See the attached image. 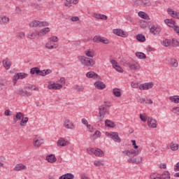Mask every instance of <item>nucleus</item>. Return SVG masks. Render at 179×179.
I'll use <instances>...</instances> for the list:
<instances>
[{
    "label": "nucleus",
    "mask_w": 179,
    "mask_h": 179,
    "mask_svg": "<svg viewBox=\"0 0 179 179\" xmlns=\"http://www.w3.org/2000/svg\"><path fill=\"white\" fill-rule=\"evenodd\" d=\"M78 59L80 60V63L83 66H86L87 68H93L96 62L93 60L92 58H89L85 56H78Z\"/></svg>",
    "instance_id": "1"
},
{
    "label": "nucleus",
    "mask_w": 179,
    "mask_h": 179,
    "mask_svg": "<svg viewBox=\"0 0 179 179\" xmlns=\"http://www.w3.org/2000/svg\"><path fill=\"white\" fill-rule=\"evenodd\" d=\"M155 83H145L139 85V83L132 82L131 86L133 89H138V87L140 90H149V89H152V87H153Z\"/></svg>",
    "instance_id": "2"
},
{
    "label": "nucleus",
    "mask_w": 179,
    "mask_h": 179,
    "mask_svg": "<svg viewBox=\"0 0 179 179\" xmlns=\"http://www.w3.org/2000/svg\"><path fill=\"white\" fill-rule=\"evenodd\" d=\"M106 114H108L107 108H106V106L101 105L99 108V115L97 116L98 122H103Z\"/></svg>",
    "instance_id": "3"
},
{
    "label": "nucleus",
    "mask_w": 179,
    "mask_h": 179,
    "mask_svg": "<svg viewBox=\"0 0 179 179\" xmlns=\"http://www.w3.org/2000/svg\"><path fill=\"white\" fill-rule=\"evenodd\" d=\"M87 152L89 155H95V156H98L99 157H103L104 156V152L100 148H87Z\"/></svg>",
    "instance_id": "4"
},
{
    "label": "nucleus",
    "mask_w": 179,
    "mask_h": 179,
    "mask_svg": "<svg viewBox=\"0 0 179 179\" xmlns=\"http://www.w3.org/2000/svg\"><path fill=\"white\" fill-rule=\"evenodd\" d=\"M29 26L31 27H43L44 26H48V22L33 20L29 23Z\"/></svg>",
    "instance_id": "5"
},
{
    "label": "nucleus",
    "mask_w": 179,
    "mask_h": 179,
    "mask_svg": "<svg viewBox=\"0 0 179 179\" xmlns=\"http://www.w3.org/2000/svg\"><path fill=\"white\" fill-rule=\"evenodd\" d=\"M63 127H64V128H66V129H76V126L75 125V124H73V122H72V121H71L69 119H66L64 122H63Z\"/></svg>",
    "instance_id": "6"
},
{
    "label": "nucleus",
    "mask_w": 179,
    "mask_h": 179,
    "mask_svg": "<svg viewBox=\"0 0 179 179\" xmlns=\"http://www.w3.org/2000/svg\"><path fill=\"white\" fill-rule=\"evenodd\" d=\"M43 143H44V139L41 138V137H35L33 139V145L34 148H40Z\"/></svg>",
    "instance_id": "7"
},
{
    "label": "nucleus",
    "mask_w": 179,
    "mask_h": 179,
    "mask_svg": "<svg viewBox=\"0 0 179 179\" xmlns=\"http://www.w3.org/2000/svg\"><path fill=\"white\" fill-rule=\"evenodd\" d=\"M148 125L149 128H152V129L157 128V121L153 119V117H149L148 118Z\"/></svg>",
    "instance_id": "8"
},
{
    "label": "nucleus",
    "mask_w": 179,
    "mask_h": 179,
    "mask_svg": "<svg viewBox=\"0 0 179 179\" xmlns=\"http://www.w3.org/2000/svg\"><path fill=\"white\" fill-rule=\"evenodd\" d=\"M108 136H110L114 142H117V143H121V138H120V136H118V134L117 132H111L108 134Z\"/></svg>",
    "instance_id": "9"
},
{
    "label": "nucleus",
    "mask_w": 179,
    "mask_h": 179,
    "mask_svg": "<svg viewBox=\"0 0 179 179\" xmlns=\"http://www.w3.org/2000/svg\"><path fill=\"white\" fill-rule=\"evenodd\" d=\"M94 43H103V44H108L109 43L108 39L106 38H102L99 36H95L94 37Z\"/></svg>",
    "instance_id": "10"
},
{
    "label": "nucleus",
    "mask_w": 179,
    "mask_h": 179,
    "mask_svg": "<svg viewBox=\"0 0 179 179\" xmlns=\"http://www.w3.org/2000/svg\"><path fill=\"white\" fill-rule=\"evenodd\" d=\"M167 13L169 16H171V17H173L174 19H178L179 20V13L178 12L174 11L171 8H168Z\"/></svg>",
    "instance_id": "11"
},
{
    "label": "nucleus",
    "mask_w": 179,
    "mask_h": 179,
    "mask_svg": "<svg viewBox=\"0 0 179 179\" xmlns=\"http://www.w3.org/2000/svg\"><path fill=\"white\" fill-rule=\"evenodd\" d=\"M169 64L171 68H174L175 69H177V68L179 66L178 60H177V59H169Z\"/></svg>",
    "instance_id": "12"
},
{
    "label": "nucleus",
    "mask_w": 179,
    "mask_h": 179,
    "mask_svg": "<svg viewBox=\"0 0 179 179\" xmlns=\"http://www.w3.org/2000/svg\"><path fill=\"white\" fill-rule=\"evenodd\" d=\"M150 31L152 33V34H154V36H157V34H159L162 31V28L153 25L150 29Z\"/></svg>",
    "instance_id": "13"
},
{
    "label": "nucleus",
    "mask_w": 179,
    "mask_h": 179,
    "mask_svg": "<svg viewBox=\"0 0 179 179\" xmlns=\"http://www.w3.org/2000/svg\"><path fill=\"white\" fill-rule=\"evenodd\" d=\"M48 88L50 90H59V89H62V85L58 83L50 84L48 85Z\"/></svg>",
    "instance_id": "14"
},
{
    "label": "nucleus",
    "mask_w": 179,
    "mask_h": 179,
    "mask_svg": "<svg viewBox=\"0 0 179 179\" xmlns=\"http://www.w3.org/2000/svg\"><path fill=\"white\" fill-rule=\"evenodd\" d=\"M114 34L119 36L120 37H127L128 34L122 29H113Z\"/></svg>",
    "instance_id": "15"
},
{
    "label": "nucleus",
    "mask_w": 179,
    "mask_h": 179,
    "mask_svg": "<svg viewBox=\"0 0 179 179\" xmlns=\"http://www.w3.org/2000/svg\"><path fill=\"white\" fill-rule=\"evenodd\" d=\"M128 66L131 71H139L141 66L138 63H129Z\"/></svg>",
    "instance_id": "16"
},
{
    "label": "nucleus",
    "mask_w": 179,
    "mask_h": 179,
    "mask_svg": "<svg viewBox=\"0 0 179 179\" xmlns=\"http://www.w3.org/2000/svg\"><path fill=\"white\" fill-rule=\"evenodd\" d=\"M94 86L99 90H103V89H106V84L101 81H96L94 83Z\"/></svg>",
    "instance_id": "17"
},
{
    "label": "nucleus",
    "mask_w": 179,
    "mask_h": 179,
    "mask_svg": "<svg viewBox=\"0 0 179 179\" xmlns=\"http://www.w3.org/2000/svg\"><path fill=\"white\" fill-rule=\"evenodd\" d=\"M85 54L86 57H89L90 58H93L96 57V52L93 50V49H89L85 50Z\"/></svg>",
    "instance_id": "18"
},
{
    "label": "nucleus",
    "mask_w": 179,
    "mask_h": 179,
    "mask_svg": "<svg viewBox=\"0 0 179 179\" xmlns=\"http://www.w3.org/2000/svg\"><path fill=\"white\" fill-rule=\"evenodd\" d=\"M27 37L30 40H34L36 37H39L38 31H35L34 32H29L27 34Z\"/></svg>",
    "instance_id": "19"
},
{
    "label": "nucleus",
    "mask_w": 179,
    "mask_h": 179,
    "mask_svg": "<svg viewBox=\"0 0 179 179\" xmlns=\"http://www.w3.org/2000/svg\"><path fill=\"white\" fill-rule=\"evenodd\" d=\"M2 62L6 69L8 70L10 69V66H12V62H10V61L8 58L3 59Z\"/></svg>",
    "instance_id": "20"
},
{
    "label": "nucleus",
    "mask_w": 179,
    "mask_h": 179,
    "mask_svg": "<svg viewBox=\"0 0 179 179\" xmlns=\"http://www.w3.org/2000/svg\"><path fill=\"white\" fill-rule=\"evenodd\" d=\"M86 76L90 79H99V75H97L94 71L87 72L86 73Z\"/></svg>",
    "instance_id": "21"
},
{
    "label": "nucleus",
    "mask_w": 179,
    "mask_h": 179,
    "mask_svg": "<svg viewBox=\"0 0 179 179\" xmlns=\"http://www.w3.org/2000/svg\"><path fill=\"white\" fill-rule=\"evenodd\" d=\"M67 145H69V141L64 139V138L57 141V146H66Z\"/></svg>",
    "instance_id": "22"
},
{
    "label": "nucleus",
    "mask_w": 179,
    "mask_h": 179,
    "mask_svg": "<svg viewBox=\"0 0 179 179\" xmlns=\"http://www.w3.org/2000/svg\"><path fill=\"white\" fill-rule=\"evenodd\" d=\"M47 33H50V28L46 27L42 29L40 31H38L39 37H44Z\"/></svg>",
    "instance_id": "23"
},
{
    "label": "nucleus",
    "mask_w": 179,
    "mask_h": 179,
    "mask_svg": "<svg viewBox=\"0 0 179 179\" xmlns=\"http://www.w3.org/2000/svg\"><path fill=\"white\" fill-rule=\"evenodd\" d=\"M72 3L76 5L78 3V0H66V2H64L65 6H67V8H71Z\"/></svg>",
    "instance_id": "24"
},
{
    "label": "nucleus",
    "mask_w": 179,
    "mask_h": 179,
    "mask_svg": "<svg viewBox=\"0 0 179 179\" xmlns=\"http://www.w3.org/2000/svg\"><path fill=\"white\" fill-rule=\"evenodd\" d=\"M46 160L48 163H55V162H57V157H55L54 155H50L46 157Z\"/></svg>",
    "instance_id": "25"
},
{
    "label": "nucleus",
    "mask_w": 179,
    "mask_h": 179,
    "mask_svg": "<svg viewBox=\"0 0 179 179\" xmlns=\"http://www.w3.org/2000/svg\"><path fill=\"white\" fill-rule=\"evenodd\" d=\"M166 24H167V26H169V27H173L175 26L176 24V21L173 20H169V19H166L164 20Z\"/></svg>",
    "instance_id": "26"
},
{
    "label": "nucleus",
    "mask_w": 179,
    "mask_h": 179,
    "mask_svg": "<svg viewBox=\"0 0 179 179\" xmlns=\"http://www.w3.org/2000/svg\"><path fill=\"white\" fill-rule=\"evenodd\" d=\"M9 23V17L6 16L0 17V24H7Z\"/></svg>",
    "instance_id": "27"
},
{
    "label": "nucleus",
    "mask_w": 179,
    "mask_h": 179,
    "mask_svg": "<svg viewBox=\"0 0 179 179\" xmlns=\"http://www.w3.org/2000/svg\"><path fill=\"white\" fill-rule=\"evenodd\" d=\"M105 125H106V127H108L109 128H115V123H114V122H113L110 120H106L105 121Z\"/></svg>",
    "instance_id": "28"
},
{
    "label": "nucleus",
    "mask_w": 179,
    "mask_h": 179,
    "mask_svg": "<svg viewBox=\"0 0 179 179\" xmlns=\"http://www.w3.org/2000/svg\"><path fill=\"white\" fill-rule=\"evenodd\" d=\"M24 169H26V166L22 164H18L14 168L15 171H20V170Z\"/></svg>",
    "instance_id": "29"
},
{
    "label": "nucleus",
    "mask_w": 179,
    "mask_h": 179,
    "mask_svg": "<svg viewBox=\"0 0 179 179\" xmlns=\"http://www.w3.org/2000/svg\"><path fill=\"white\" fill-rule=\"evenodd\" d=\"M74 176L72 173H66L59 177V179H73Z\"/></svg>",
    "instance_id": "30"
},
{
    "label": "nucleus",
    "mask_w": 179,
    "mask_h": 179,
    "mask_svg": "<svg viewBox=\"0 0 179 179\" xmlns=\"http://www.w3.org/2000/svg\"><path fill=\"white\" fill-rule=\"evenodd\" d=\"M113 93L115 97H121V90L120 88H115L113 89Z\"/></svg>",
    "instance_id": "31"
},
{
    "label": "nucleus",
    "mask_w": 179,
    "mask_h": 179,
    "mask_svg": "<svg viewBox=\"0 0 179 179\" xmlns=\"http://www.w3.org/2000/svg\"><path fill=\"white\" fill-rule=\"evenodd\" d=\"M130 151V157H135V156H138V155H139L141 153V150H131Z\"/></svg>",
    "instance_id": "32"
},
{
    "label": "nucleus",
    "mask_w": 179,
    "mask_h": 179,
    "mask_svg": "<svg viewBox=\"0 0 179 179\" xmlns=\"http://www.w3.org/2000/svg\"><path fill=\"white\" fill-rule=\"evenodd\" d=\"M29 6H31V8H32L34 10H41V6H40V5L37 4V3H31Z\"/></svg>",
    "instance_id": "33"
},
{
    "label": "nucleus",
    "mask_w": 179,
    "mask_h": 179,
    "mask_svg": "<svg viewBox=\"0 0 179 179\" xmlns=\"http://www.w3.org/2000/svg\"><path fill=\"white\" fill-rule=\"evenodd\" d=\"M136 40H138V41H140L141 43H144V41H146V38L143 34H137Z\"/></svg>",
    "instance_id": "34"
},
{
    "label": "nucleus",
    "mask_w": 179,
    "mask_h": 179,
    "mask_svg": "<svg viewBox=\"0 0 179 179\" xmlns=\"http://www.w3.org/2000/svg\"><path fill=\"white\" fill-rule=\"evenodd\" d=\"M162 44L164 47H170L171 45V39H164Z\"/></svg>",
    "instance_id": "35"
},
{
    "label": "nucleus",
    "mask_w": 179,
    "mask_h": 179,
    "mask_svg": "<svg viewBox=\"0 0 179 179\" xmlns=\"http://www.w3.org/2000/svg\"><path fill=\"white\" fill-rule=\"evenodd\" d=\"M170 172L166 171H164L162 176H161V179H170Z\"/></svg>",
    "instance_id": "36"
},
{
    "label": "nucleus",
    "mask_w": 179,
    "mask_h": 179,
    "mask_svg": "<svg viewBox=\"0 0 179 179\" xmlns=\"http://www.w3.org/2000/svg\"><path fill=\"white\" fill-rule=\"evenodd\" d=\"M170 101L171 103H179V96H173L169 97Z\"/></svg>",
    "instance_id": "37"
},
{
    "label": "nucleus",
    "mask_w": 179,
    "mask_h": 179,
    "mask_svg": "<svg viewBox=\"0 0 179 179\" xmlns=\"http://www.w3.org/2000/svg\"><path fill=\"white\" fill-rule=\"evenodd\" d=\"M136 57L140 59H145V58H146V55H145L143 52H137L136 53Z\"/></svg>",
    "instance_id": "38"
},
{
    "label": "nucleus",
    "mask_w": 179,
    "mask_h": 179,
    "mask_svg": "<svg viewBox=\"0 0 179 179\" xmlns=\"http://www.w3.org/2000/svg\"><path fill=\"white\" fill-rule=\"evenodd\" d=\"M170 148L171 150H173V151L178 150V144L172 142L170 144Z\"/></svg>",
    "instance_id": "39"
},
{
    "label": "nucleus",
    "mask_w": 179,
    "mask_h": 179,
    "mask_svg": "<svg viewBox=\"0 0 179 179\" xmlns=\"http://www.w3.org/2000/svg\"><path fill=\"white\" fill-rule=\"evenodd\" d=\"M142 6H152V2L150 1V0H143Z\"/></svg>",
    "instance_id": "40"
},
{
    "label": "nucleus",
    "mask_w": 179,
    "mask_h": 179,
    "mask_svg": "<svg viewBox=\"0 0 179 179\" xmlns=\"http://www.w3.org/2000/svg\"><path fill=\"white\" fill-rule=\"evenodd\" d=\"M50 43H58L59 38L55 36H52L48 38Z\"/></svg>",
    "instance_id": "41"
},
{
    "label": "nucleus",
    "mask_w": 179,
    "mask_h": 179,
    "mask_svg": "<svg viewBox=\"0 0 179 179\" xmlns=\"http://www.w3.org/2000/svg\"><path fill=\"white\" fill-rule=\"evenodd\" d=\"M15 118L20 121L21 120H23V118H24V114H23V113L21 112L17 113L15 115Z\"/></svg>",
    "instance_id": "42"
},
{
    "label": "nucleus",
    "mask_w": 179,
    "mask_h": 179,
    "mask_svg": "<svg viewBox=\"0 0 179 179\" xmlns=\"http://www.w3.org/2000/svg\"><path fill=\"white\" fill-rule=\"evenodd\" d=\"M138 16L140 17H142V19H148V17H149V16L148 15V14H146L145 12L143 11H139L138 12Z\"/></svg>",
    "instance_id": "43"
},
{
    "label": "nucleus",
    "mask_w": 179,
    "mask_h": 179,
    "mask_svg": "<svg viewBox=\"0 0 179 179\" xmlns=\"http://www.w3.org/2000/svg\"><path fill=\"white\" fill-rule=\"evenodd\" d=\"M75 90H77V92H83L85 90V87L83 85H75L74 87Z\"/></svg>",
    "instance_id": "44"
},
{
    "label": "nucleus",
    "mask_w": 179,
    "mask_h": 179,
    "mask_svg": "<svg viewBox=\"0 0 179 179\" xmlns=\"http://www.w3.org/2000/svg\"><path fill=\"white\" fill-rule=\"evenodd\" d=\"M140 119L143 122H146V121H148V116L146 115V113L140 114Z\"/></svg>",
    "instance_id": "45"
},
{
    "label": "nucleus",
    "mask_w": 179,
    "mask_h": 179,
    "mask_svg": "<svg viewBox=\"0 0 179 179\" xmlns=\"http://www.w3.org/2000/svg\"><path fill=\"white\" fill-rule=\"evenodd\" d=\"M171 45L173 47H179V42L177 41V39H171Z\"/></svg>",
    "instance_id": "46"
},
{
    "label": "nucleus",
    "mask_w": 179,
    "mask_h": 179,
    "mask_svg": "<svg viewBox=\"0 0 179 179\" xmlns=\"http://www.w3.org/2000/svg\"><path fill=\"white\" fill-rule=\"evenodd\" d=\"M101 136V133L99 130H96L93 135L94 140L97 139V138H100Z\"/></svg>",
    "instance_id": "47"
},
{
    "label": "nucleus",
    "mask_w": 179,
    "mask_h": 179,
    "mask_svg": "<svg viewBox=\"0 0 179 179\" xmlns=\"http://www.w3.org/2000/svg\"><path fill=\"white\" fill-rule=\"evenodd\" d=\"M94 164L96 166V167H100L101 166H104V164H103V161H100V160H96L94 162Z\"/></svg>",
    "instance_id": "48"
},
{
    "label": "nucleus",
    "mask_w": 179,
    "mask_h": 179,
    "mask_svg": "<svg viewBox=\"0 0 179 179\" xmlns=\"http://www.w3.org/2000/svg\"><path fill=\"white\" fill-rule=\"evenodd\" d=\"M133 3L136 6H142L143 0H133Z\"/></svg>",
    "instance_id": "49"
},
{
    "label": "nucleus",
    "mask_w": 179,
    "mask_h": 179,
    "mask_svg": "<svg viewBox=\"0 0 179 179\" xmlns=\"http://www.w3.org/2000/svg\"><path fill=\"white\" fill-rule=\"evenodd\" d=\"M38 69H39L38 67H34V68L31 69L30 73L31 75H34V73H36V75H37V73L38 72Z\"/></svg>",
    "instance_id": "50"
},
{
    "label": "nucleus",
    "mask_w": 179,
    "mask_h": 179,
    "mask_svg": "<svg viewBox=\"0 0 179 179\" xmlns=\"http://www.w3.org/2000/svg\"><path fill=\"white\" fill-rule=\"evenodd\" d=\"M17 37H18V38H24V37H26V34H24V32H19L17 34Z\"/></svg>",
    "instance_id": "51"
},
{
    "label": "nucleus",
    "mask_w": 179,
    "mask_h": 179,
    "mask_svg": "<svg viewBox=\"0 0 179 179\" xmlns=\"http://www.w3.org/2000/svg\"><path fill=\"white\" fill-rule=\"evenodd\" d=\"M19 79H20V77H19V75L17 73V75L13 76V85H16V83Z\"/></svg>",
    "instance_id": "52"
},
{
    "label": "nucleus",
    "mask_w": 179,
    "mask_h": 179,
    "mask_svg": "<svg viewBox=\"0 0 179 179\" xmlns=\"http://www.w3.org/2000/svg\"><path fill=\"white\" fill-rule=\"evenodd\" d=\"M18 76L20 77V79H24L26 76H27V73H18Z\"/></svg>",
    "instance_id": "53"
},
{
    "label": "nucleus",
    "mask_w": 179,
    "mask_h": 179,
    "mask_svg": "<svg viewBox=\"0 0 179 179\" xmlns=\"http://www.w3.org/2000/svg\"><path fill=\"white\" fill-rule=\"evenodd\" d=\"M114 69H115V71H117V72H120V73H122V72H124V69H122V68L121 66H120V65L115 67Z\"/></svg>",
    "instance_id": "54"
},
{
    "label": "nucleus",
    "mask_w": 179,
    "mask_h": 179,
    "mask_svg": "<svg viewBox=\"0 0 179 179\" xmlns=\"http://www.w3.org/2000/svg\"><path fill=\"white\" fill-rule=\"evenodd\" d=\"M36 75H39L40 76H45V70H40V69H38V73Z\"/></svg>",
    "instance_id": "55"
},
{
    "label": "nucleus",
    "mask_w": 179,
    "mask_h": 179,
    "mask_svg": "<svg viewBox=\"0 0 179 179\" xmlns=\"http://www.w3.org/2000/svg\"><path fill=\"white\" fill-rule=\"evenodd\" d=\"M142 162V158L141 157H137L134 159V163L136 164H141Z\"/></svg>",
    "instance_id": "56"
},
{
    "label": "nucleus",
    "mask_w": 179,
    "mask_h": 179,
    "mask_svg": "<svg viewBox=\"0 0 179 179\" xmlns=\"http://www.w3.org/2000/svg\"><path fill=\"white\" fill-rule=\"evenodd\" d=\"M45 48H47L48 50H54V48H57V46H54V45H48V44H45Z\"/></svg>",
    "instance_id": "57"
},
{
    "label": "nucleus",
    "mask_w": 179,
    "mask_h": 179,
    "mask_svg": "<svg viewBox=\"0 0 179 179\" xmlns=\"http://www.w3.org/2000/svg\"><path fill=\"white\" fill-rule=\"evenodd\" d=\"M22 96H24V97H30V96H31V93L28 91H24Z\"/></svg>",
    "instance_id": "58"
},
{
    "label": "nucleus",
    "mask_w": 179,
    "mask_h": 179,
    "mask_svg": "<svg viewBox=\"0 0 179 179\" xmlns=\"http://www.w3.org/2000/svg\"><path fill=\"white\" fill-rule=\"evenodd\" d=\"M24 92V90H23V89H19L15 91V93H16V94H20L21 96H23Z\"/></svg>",
    "instance_id": "59"
},
{
    "label": "nucleus",
    "mask_w": 179,
    "mask_h": 179,
    "mask_svg": "<svg viewBox=\"0 0 179 179\" xmlns=\"http://www.w3.org/2000/svg\"><path fill=\"white\" fill-rule=\"evenodd\" d=\"M110 62L113 65V68H114V69L116 68V66H118V62H117V61H115L114 59L111 60Z\"/></svg>",
    "instance_id": "60"
},
{
    "label": "nucleus",
    "mask_w": 179,
    "mask_h": 179,
    "mask_svg": "<svg viewBox=\"0 0 179 179\" xmlns=\"http://www.w3.org/2000/svg\"><path fill=\"white\" fill-rule=\"evenodd\" d=\"M172 112H173L174 114H177L178 115H179V107L174 108L172 110Z\"/></svg>",
    "instance_id": "61"
},
{
    "label": "nucleus",
    "mask_w": 179,
    "mask_h": 179,
    "mask_svg": "<svg viewBox=\"0 0 179 179\" xmlns=\"http://www.w3.org/2000/svg\"><path fill=\"white\" fill-rule=\"evenodd\" d=\"M150 179H162V178L156 176V174L154 173L150 176Z\"/></svg>",
    "instance_id": "62"
},
{
    "label": "nucleus",
    "mask_w": 179,
    "mask_h": 179,
    "mask_svg": "<svg viewBox=\"0 0 179 179\" xmlns=\"http://www.w3.org/2000/svg\"><path fill=\"white\" fill-rule=\"evenodd\" d=\"M71 20L72 22H78L79 20V17H76V16L72 17L71 18Z\"/></svg>",
    "instance_id": "63"
},
{
    "label": "nucleus",
    "mask_w": 179,
    "mask_h": 179,
    "mask_svg": "<svg viewBox=\"0 0 179 179\" xmlns=\"http://www.w3.org/2000/svg\"><path fill=\"white\" fill-rule=\"evenodd\" d=\"M174 171H179V162L174 166Z\"/></svg>",
    "instance_id": "64"
}]
</instances>
